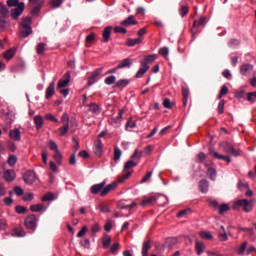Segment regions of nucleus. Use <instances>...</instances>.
I'll use <instances>...</instances> for the list:
<instances>
[{"label":"nucleus","instance_id":"35","mask_svg":"<svg viewBox=\"0 0 256 256\" xmlns=\"http://www.w3.org/2000/svg\"><path fill=\"white\" fill-rule=\"evenodd\" d=\"M12 235L15 237H25V230H23V228H14Z\"/></svg>","mask_w":256,"mask_h":256},{"label":"nucleus","instance_id":"36","mask_svg":"<svg viewBox=\"0 0 256 256\" xmlns=\"http://www.w3.org/2000/svg\"><path fill=\"white\" fill-rule=\"evenodd\" d=\"M34 123H35L36 129H41V127H43V117L39 115L35 116Z\"/></svg>","mask_w":256,"mask_h":256},{"label":"nucleus","instance_id":"40","mask_svg":"<svg viewBox=\"0 0 256 256\" xmlns=\"http://www.w3.org/2000/svg\"><path fill=\"white\" fill-rule=\"evenodd\" d=\"M229 211V204H221L218 206L219 215H223V213H227Z\"/></svg>","mask_w":256,"mask_h":256},{"label":"nucleus","instance_id":"44","mask_svg":"<svg viewBox=\"0 0 256 256\" xmlns=\"http://www.w3.org/2000/svg\"><path fill=\"white\" fill-rule=\"evenodd\" d=\"M98 209L101 211V213H111V208L109 207V205L100 204L98 206Z\"/></svg>","mask_w":256,"mask_h":256},{"label":"nucleus","instance_id":"11","mask_svg":"<svg viewBox=\"0 0 256 256\" xmlns=\"http://www.w3.org/2000/svg\"><path fill=\"white\" fill-rule=\"evenodd\" d=\"M206 21H207V17L205 16L200 17L199 20H195L193 23L192 34L195 35V33H197V30H195V28L205 27Z\"/></svg>","mask_w":256,"mask_h":256},{"label":"nucleus","instance_id":"27","mask_svg":"<svg viewBox=\"0 0 256 256\" xmlns=\"http://www.w3.org/2000/svg\"><path fill=\"white\" fill-rule=\"evenodd\" d=\"M157 202V198L155 196H150L149 198H144L140 205L142 207H147V205H153V203Z\"/></svg>","mask_w":256,"mask_h":256},{"label":"nucleus","instance_id":"63","mask_svg":"<svg viewBox=\"0 0 256 256\" xmlns=\"http://www.w3.org/2000/svg\"><path fill=\"white\" fill-rule=\"evenodd\" d=\"M14 193H16L18 197H21L24 193L23 188H21V186L14 187Z\"/></svg>","mask_w":256,"mask_h":256},{"label":"nucleus","instance_id":"8","mask_svg":"<svg viewBox=\"0 0 256 256\" xmlns=\"http://www.w3.org/2000/svg\"><path fill=\"white\" fill-rule=\"evenodd\" d=\"M25 11V2H20L17 7L11 9V17L14 19V21H17L21 15H23V12Z\"/></svg>","mask_w":256,"mask_h":256},{"label":"nucleus","instance_id":"23","mask_svg":"<svg viewBox=\"0 0 256 256\" xmlns=\"http://www.w3.org/2000/svg\"><path fill=\"white\" fill-rule=\"evenodd\" d=\"M131 65H133V59L126 58L117 65V69H125V67L129 68Z\"/></svg>","mask_w":256,"mask_h":256},{"label":"nucleus","instance_id":"54","mask_svg":"<svg viewBox=\"0 0 256 256\" xmlns=\"http://www.w3.org/2000/svg\"><path fill=\"white\" fill-rule=\"evenodd\" d=\"M15 211L19 215H23V213H27V208H25L24 206L18 205L15 207Z\"/></svg>","mask_w":256,"mask_h":256},{"label":"nucleus","instance_id":"57","mask_svg":"<svg viewBox=\"0 0 256 256\" xmlns=\"http://www.w3.org/2000/svg\"><path fill=\"white\" fill-rule=\"evenodd\" d=\"M45 119H47V121H52V123H59V120L53 116V114H46Z\"/></svg>","mask_w":256,"mask_h":256},{"label":"nucleus","instance_id":"39","mask_svg":"<svg viewBox=\"0 0 256 256\" xmlns=\"http://www.w3.org/2000/svg\"><path fill=\"white\" fill-rule=\"evenodd\" d=\"M7 163L10 167H15L17 165V157L15 155H10L8 157Z\"/></svg>","mask_w":256,"mask_h":256},{"label":"nucleus","instance_id":"24","mask_svg":"<svg viewBox=\"0 0 256 256\" xmlns=\"http://www.w3.org/2000/svg\"><path fill=\"white\" fill-rule=\"evenodd\" d=\"M113 28L111 26H108L104 29L102 33L103 41L104 43H109V39H111V31Z\"/></svg>","mask_w":256,"mask_h":256},{"label":"nucleus","instance_id":"59","mask_svg":"<svg viewBox=\"0 0 256 256\" xmlns=\"http://www.w3.org/2000/svg\"><path fill=\"white\" fill-rule=\"evenodd\" d=\"M119 247H120L119 243H114L110 248V253H112V255H115V253L119 251Z\"/></svg>","mask_w":256,"mask_h":256},{"label":"nucleus","instance_id":"56","mask_svg":"<svg viewBox=\"0 0 256 256\" xmlns=\"http://www.w3.org/2000/svg\"><path fill=\"white\" fill-rule=\"evenodd\" d=\"M159 55H161L162 57L167 58V56L169 55V48L167 47H163L159 50Z\"/></svg>","mask_w":256,"mask_h":256},{"label":"nucleus","instance_id":"61","mask_svg":"<svg viewBox=\"0 0 256 256\" xmlns=\"http://www.w3.org/2000/svg\"><path fill=\"white\" fill-rule=\"evenodd\" d=\"M199 235L202 239H213V235L209 232H200Z\"/></svg>","mask_w":256,"mask_h":256},{"label":"nucleus","instance_id":"28","mask_svg":"<svg viewBox=\"0 0 256 256\" xmlns=\"http://www.w3.org/2000/svg\"><path fill=\"white\" fill-rule=\"evenodd\" d=\"M141 66L142 67L138 70V72L135 75L136 79L143 77V75H145V73L149 71V65L141 64Z\"/></svg>","mask_w":256,"mask_h":256},{"label":"nucleus","instance_id":"37","mask_svg":"<svg viewBox=\"0 0 256 256\" xmlns=\"http://www.w3.org/2000/svg\"><path fill=\"white\" fill-rule=\"evenodd\" d=\"M53 158L55 159V161H56V163L58 164V165H62V163H63V156L61 155V151H56L55 153H54V156H53Z\"/></svg>","mask_w":256,"mask_h":256},{"label":"nucleus","instance_id":"34","mask_svg":"<svg viewBox=\"0 0 256 256\" xmlns=\"http://www.w3.org/2000/svg\"><path fill=\"white\" fill-rule=\"evenodd\" d=\"M102 245L104 249H107L111 245V236L105 234L102 238Z\"/></svg>","mask_w":256,"mask_h":256},{"label":"nucleus","instance_id":"53","mask_svg":"<svg viewBox=\"0 0 256 256\" xmlns=\"http://www.w3.org/2000/svg\"><path fill=\"white\" fill-rule=\"evenodd\" d=\"M69 80H59L58 85H57V89H63V87H67V85H69Z\"/></svg>","mask_w":256,"mask_h":256},{"label":"nucleus","instance_id":"41","mask_svg":"<svg viewBox=\"0 0 256 256\" xmlns=\"http://www.w3.org/2000/svg\"><path fill=\"white\" fill-rule=\"evenodd\" d=\"M60 137H65L69 133V126H62L58 129Z\"/></svg>","mask_w":256,"mask_h":256},{"label":"nucleus","instance_id":"50","mask_svg":"<svg viewBox=\"0 0 256 256\" xmlns=\"http://www.w3.org/2000/svg\"><path fill=\"white\" fill-rule=\"evenodd\" d=\"M23 201L25 202H29V201H33V199H35V194L29 192V193H26L24 196H23Z\"/></svg>","mask_w":256,"mask_h":256},{"label":"nucleus","instance_id":"30","mask_svg":"<svg viewBox=\"0 0 256 256\" xmlns=\"http://www.w3.org/2000/svg\"><path fill=\"white\" fill-rule=\"evenodd\" d=\"M47 208H45V206H43V204H33L30 206V211H32V213H39L41 211H45Z\"/></svg>","mask_w":256,"mask_h":256},{"label":"nucleus","instance_id":"43","mask_svg":"<svg viewBox=\"0 0 256 256\" xmlns=\"http://www.w3.org/2000/svg\"><path fill=\"white\" fill-rule=\"evenodd\" d=\"M217 111H218L219 115H223V113L225 112V100H221L219 102Z\"/></svg>","mask_w":256,"mask_h":256},{"label":"nucleus","instance_id":"31","mask_svg":"<svg viewBox=\"0 0 256 256\" xmlns=\"http://www.w3.org/2000/svg\"><path fill=\"white\" fill-rule=\"evenodd\" d=\"M47 47L46 43L40 42L36 45V53L37 55H45V49Z\"/></svg>","mask_w":256,"mask_h":256},{"label":"nucleus","instance_id":"51","mask_svg":"<svg viewBox=\"0 0 256 256\" xmlns=\"http://www.w3.org/2000/svg\"><path fill=\"white\" fill-rule=\"evenodd\" d=\"M121 149H119L118 147L114 148V161H119V159H121Z\"/></svg>","mask_w":256,"mask_h":256},{"label":"nucleus","instance_id":"48","mask_svg":"<svg viewBox=\"0 0 256 256\" xmlns=\"http://www.w3.org/2000/svg\"><path fill=\"white\" fill-rule=\"evenodd\" d=\"M53 199H55V195H53V193H46L41 200L45 203L47 201H53Z\"/></svg>","mask_w":256,"mask_h":256},{"label":"nucleus","instance_id":"58","mask_svg":"<svg viewBox=\"0 0 256 256\" xmlns=\"http://www.w3.org/2000/svg\"><path fill=\"white\" fill-rule=\"evenodd\" d=\"M115 81H116L115 76H109V77H107V78L104 80V83H105L106 85H113V83H115Z\"/></svg>","mask_w":256,"mask_h":256},{"label":"nucleus","instance_id":"3","mask_svg":"<svg viewBox=\"0 0 256 256\" xmlns=\"http://www.w3.org/2000/svg\"><path fill=\"white\" fill-rule=\"evenodd\" d=\"M232 209L234 211H239V209H242L245 213H251L253 211V200H236L232 205Z\"/></svg>","mask_w":256,"mask_h":256},{"label":"nucleus","instance_id":"25","mask_svg":"<svg viewBox=\"0 0 256 256\" xmlns=\"http://www.w3.org/2000/svg\"><path fill=\"white\" fill-rule=\"evenodd\" d=\"M252 69H253L252 64H243L240 67V73H241V75L247 76V75H249V73H251Z\"/></svg>","mask_w":256,"mask_h":256},{"label":"nucleus","instance_id":"49","mask_svg":"<svg viewBox=\"0 0 256 256\" xmlns=\"http://www.w3.org/2000/svg\"><path fill=\"white\" fill-rule=\"evenodd\" d=\"M247 101H249V103H255V101H256V91L255 92H249L247 94Z\"/></svg>","mask_w":256,"mask_h":256},{"label":"nucleus","instance_id":"4","mask_svg":"<svg viewBox=\"0 0 256 256\" xmlns=\"http://www.w3.org/2000/svg\"><path fill=\"white\" fill-rule=\"evenodd\" d=\"M9 27V8L5 3L0 2V31H5Z\"/></svg>","mask_w":256,"mask_h":256},{"label":"nucleus","instance_id":"7","mask_svg":"<svg viewBox=\"0 0 256 256\" xmlns=\"http://www.w3.org/2000/svg\"><path fill=\"white\" fill-rule=\"evenodd\" d=\"M24 225L26 229L35 231V229H37V216H35V214L28 215L24 220Z\"/></svg>","mask_w":256,"mask_h":256},{"label":"nucleus","instance_id":"26","mask_svg":"<svg viewBox=\"0 0 256 256\" xmlns=\"http://www.w3.org/2000/svg\"><path fill=\"white\" fill-rule=\"evenodd\" d=\"M199 189L201 193H207L209 191V181L207 179L200 180Z\"/></svg>","mask_w":256,"mask_h":256},{"label":"nucleus","instance_id":"38","mask_svg":"<svg viewBox=\"0 0 256 256\" xmlns=\"http://www.w3.org/2000/svg\"><path fill=\"white\" fill-rule=\"evenodd\" d=\"M207 177H209L212 181H215V177H217V171L215 168H208Z\"/></svg>","mask_w":256,"mask_h":256},{"label":"nucleus","instance_id":"47","mask_svg":"<svg viewBox=\"0 0 256 256\" xmlns=\"http://www.w3.org/2000/svg\"><path fill=\"white\" fill-rule=\"evenodd\" d=\"M227 93H229V87L227 86H222L220 89V93L218 95V99H221L222 97H224V95H227Z\"/></svg>","mask_w":256,"mask_h":256},{"label":"nucleus","instance_id":"1","mask_svg":"<svg viewBox=\"0 0 256 256\" xmlns=\"http://www.w3.org/2000/svg\"><path fill=\"white\" fill-rule=\"evenodd\" d=\"M219 149L227 155L219 154L218 152H212V155L215 159H222V161H226V163H231V156L239 157L243 154L241 149L234 148L233 144L227 141L220 142Z\"/></svg>","mask_w":256,"mask_h":256},{"label":"nucleus","instance_id":"62","mask_svg":"<svg viewBox=\"0 0 256 256\" xmlns=\"http://www.w3.org/2000/svg\"><path fill=\"white\" fill-rule=\"evenodd\" d=\"M7 6L8 7H17V5H19V0H7Z\"/></svg>","mask_w":256,"mask_h":256},{"label":"nucleus","instance_id":"32","mask_svg":"<svg viewBox=\"0 0 256 256\" xmlns=\"http://www.w3.org/2000/svg\"><path fill=\"white\" fill-rule=\"evenodd\" d=\"M127 85H129V80L120 79L116 82L115 87H117L118 89H125V87H127Z\"/></svg>","mask_w":256,"mask_h":256},{"label":"nucleus","instance_id":"21","mask_svg":"<svg viewBox=\"0 0 256 256\" xmlns=\"http://www.w3.org/2000/svg\"><path fill=\"white\" fill-rule=\"evenodd\" d=\"M88 111H90V113H93L94 115H99V113H101V106L96 103H90L88 105Z\"/></svg>","mask_w":256,"mask_h":256},{"label":"nucleus","instance_id":"16","mask_svg":"<svg viewBox=\"0 0 256 256\" xmlns=\"http://www.w3.org/2000/svg\"><path fill=\"white\" fill-rule=\"evenodd\" d=\"M9 137L13 139V141H21V131H19V128L10 130Z\"/></svg>","mask_w":256,"mask_h":256},{"label":"nucleus","instance_id":"13","mask_svg":"<svg viewBox=\"0 0 256 256\" xmlns=\"http://www.w3.org/2000/svg\"><path fill=\"white\" fill-rule=\"evenodd\" d=\"M101 73H103V67L98 68L94 72H92V74L88 78V85H93V83H95V80L97 79L98 75H100Z\"/></svg>","mask_w":256,"mask_h":256},{"label":"nucleus","instance_id":"12","mask_svg":"<svg viewBox=\"0 0 256 256\" xmlns=\"http://www.w3.org/2000/svg\"><path fill=\"white\" fill-rule=\"evenodd\" d=\"M139 22L135 20V16L130 15L125 20L121 22L122 27H131L132 25H137Z\"/></svg>","mask_w":256,"mask_h":256},{"label":"nucleus","instance_id":"19","mask_svg":"<svg viewBox=\"0 0 256 256\" xmlns=\"http://www.w3.org/2000/svg\"><path fill=\"white\" fill-rule=\"evenodd\" d=\"M143 38H128L126 41L127 47H135V45H141Z\"/></svg>","mask_w":256,"mask_h":256},{"label":"nucleus","instance_id":"14","mask_svg":"<svg viewBox=\"0 0 256 256\" xmlns=\"http://www.w3.org/2000/svg\"><path fill=\"white\" fill-rule=\"evenodd\" d=\"M94 153L97 157H101V154L103 153V143L99 139L94 143Z\"/></svg>","mask_w":256,"mask_h":256},{"label":"nucleus","instance_id":"60","mask_svg":"<svg viewBox=\"0 0 256 256\" xmlns=\"http://www.w3.org/2000/svg\"><path fill=\"white\" fill-rule=\"evenodd\" d=\"M114 31L116 33H122L123 35H125L127 33V29L125 27H122V26H116L114 28Z\"/></svg>","mask_w":256,"mask_h":256},{"label":"nucleus","instance_id":"20","mask_svg":"<svg viewBox=\"0 0 256 256\" xmlns=\"http://www.w3.org/2000/svg\"><path fill=\"white\" fill-rule=\"evenodd\" d=\"M55 95V81L51 82L46 89V99H51Z\"/></svg>","mask_w":256,"mask_h":256},{"label":"nucleus","instance_id":"64","mask_svg":"<svg viewBox=\"0 0 256 256\" xmlns=\"http://www.w3.org/2000/svg\"><path fill=\"white\" fill-rule=\"evenodd\" d=\"M95 41V33H90L87 37H86V43H93Z\"/></svg>","mask_w":256,"mask_h":256},{"label":"nucleus","instance_id":"10","mask_svg":"<svg viewBox=\"0 0 256 256\" xmlns=\"http://www.w3.org/2000/svg\"><path fill=\"white\" fill-rule=\"evenodd\" d=\"M3 177L5 181L12 183V181L17 178V173H15V170L13 169H8L4 171Z\"/></svg>","mask_w":256,"mask_h":256},{"label":"nucleus","instance_id":"29","mask_svg":"<svg viewBox=\"0 0 256 256\" xmlns=\"http://www.w3.org/2000/svg\"><path fill=\"white\" fill-rule=\"evenodd\" d=\"M182 97L183 106L187 107V101L189 100V89L185 86H182Z\"/></svg>","mask_w":256,"mask_h":256},{"label":"nucleus","instance_id":"22","mask_svg":"<svg viewBox=\"0 0 256 256\" xmlns=\"http://www.w3.org/2000/svg\"><path fill=\"white\" fill-rule=\"evenodd\" d=\"M16 53H17V48H10L8 51L3 53V57L7 61H11V59L15 57Z\"/></svg>","mask_w":256,"mask_h":256},{"label":"nucleus","instance_id":"15","mask_svg":"<svg viewBox=\"0 0 256 256\" xmlns=\"http://www.w3.org/2000/svg\"><path fill=\"white\" fill-rule=\"evenodd\" d=\"M195 251L198 256L203 255V253L205 252V243H203L199 240H196L195 241Z\"/></svg>","mask_w":256,"mask_h":256},{"label":"nucleus","instance_id":"17","mask_svg":"<svg viewBox=\"0 0 256 256\" xmlns=\"http://www.w3.org/2000/svg\"><path fill=\"white\" fill-rule=\"evenodd\" d=\"M151 250V239L143 242L142 245V256H149V251Z\"/></svg>","mask_w":256,"mask_h":256},{"label":"nucleus","instance_id":"52","mask_svg":"<svg viewBox=\"0 0 256 256\" xmlns=\"http://www.w3.org/2000/svg\"><path fill=\"white\" fill-rule=\"evenodd\" d=\"M208 205L209 207H212V209H214L215 211H218L219 209V202H217L216 200H210L208 201Z\"/></svg>","mask_w":256,"mask_h":256},{"label":"nucleus","instance_id":"9","mask_svg":"<svg viewBox=\"0 0 256 256\" xmlns=\"http://www.w3.org/2000/svg\"><path fill=\"white\" fill-rule=\"evenodd\" d=\"M23 180L26 183V185H33L37 181V174L34 171L28 170L23 175Z\"/></svg>","mask_w":256,"mask_h":256},{"label":"nucleus","instance_id":"18","mask_svg":"<svg viewBox=\"0 0 256 256\" xmlns=\"http://www.w3.org/2000/svg\"><path fill=\"white\" fill-rule=\"evenodd\" d=\"M157 61V55L151 54L144 57V60L141 61V65H149L151 63H155Z\"/></svg>","mask_w":256,"mask_h":256},{"label":"nucleus","instance_id":"33","mask_svg":"<svg viewBox=\"0 0 256 256\" xmlns=\"http://www.w3.org/2000/svg\"><path fill=\"white\" fill-rule=\"evenodd\" d=\"M218 237H219L220 241H227V239H229L228 236H227V232H225V227L224 226L220 227Z\"/></svg>","mask_w":256,"mask_h":256},{"label":"nucleus","instance_id":"5","mask_svg":"<svg viewBox=\"0 0 256 256\" xmlns=\"http://www.w3.org/2000/svg\"><path fill=\"white\" fill-rule=\"evenodd\" d=\"M32 23L33 20L31 19V17L22 18L20 23V37L25 39L26 37H29L31 33H33V28H31Z\"/></svg>","mask_w":256,"mask_h":256},{"label":"nucleus","instance_id":"42","mask_svg":"<svg viewBox=\"0 0 256 256\" xmlns=\"http://www.w3.org/2000/svg\"><path fill=\"white\" fill-rule=\"evenodd\" d=\"M61 123L64 127H69V114L64 113L61 117Z\"/></svg>","mask_w":256,"mask_h":256},{"label":"nucleus","instance_id":"2","mask_svg":"<svg viewBox=\"0 0 256 256\" xmlns=\"http://www.w3.org/2000/svg\"><path fill=\"white\" fill-rule=\"evenodd\" d=\"M105 181H103L102 183L99 184H94L91 186L90 188V193H92V195H98V193H100V197H107V195H109V193H111V191H113L114 189H117V182H112L111 184H108Z\"/></svg>","mask_w":256,"mask_h":256},{"label":"nucleus","instance_id":"46","mask_svg":"<svg viewBox=\"0 0 256 256\" xmlns=\"http://www.w3.org/2000/svg\"><path fill=\"white\" fill-rule=\"evenodd\" d=\"M177 243H178V240L176 237H171L166 240V244L168 245V247H173L177 245Z\"/></svg>","mask_w":256,"mask_h":256},{"label":"nucleus","instance_id":"6","mask_svg":"<svg viewBox=\"0 0 256 256\" xmlns=\"http://www.w3.org/2000/svg\"><path fill=\"white\" fill-rule=\"evenodd\" d=\"M133 167H137V163L133 160H129L124 165V174L118 177V183H125L129 177H131L132 172H126L128 169H133Z\"/></svg>","mask_w":256,"mask_h":256},{"label":"nucleus","instance_id":"55","mask_svg":"<svg viewBox=\"0 0 256 256\" xmlns=\"http://www.w3.org/2000/svg\"><path fill=\"white\" fill-rule=\"evenodd\" d=\"M187 13H189V6H187V5L181 6V8H180L181 17H185V15H187Z\"/></svg>","mask_w":256,"mask_h":256},{"label":"nucleus","instance_id":"45","mask_svg":"<svg viewBox=\"0 0 256 256\" xmlns=\"http://www.w3.org/2000/svg\"><path fill=\"white\" fill-rule=\"evenodd\" d=\"M247 249V241L243 242L242 245L238 248V255H245V251Z\"/></svg>","mask_w":256,"mask_h":256}]
</instances>
